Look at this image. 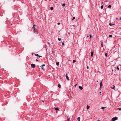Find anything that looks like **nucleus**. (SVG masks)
Wrapping results in <instances>:
<instances>
[{
    "label": "nucleus",
    "instance_id": "nucleus-1",
    "mask_svg": "<svg viewBox=\"0 0 121 121\" xmlns=\"http://www.w3.org/2000/svg\"><path fill=\"white\" fill-rule=\"evenodd\" d=\"M117 117H114L112 119V121H115V120H117Z\"/></svg>",
    "mask_w": 121,
    "mask_h": 121
},
{
    "label": "nucleus",
    "instance_id": "nucleus-2",
    "mask_svg": "<svg viewBox=\"0 0 121 121\" xmlns=\"http://www.w3.org/2000/svg\"><path fill=\"white\" fill-rule=\"evenodd\" d=\"M32 29L34 31H35V30H36L37 31V32L36 33V34H38V32L37 30H36V29L35 30V27H34L33 26V27H32Z\"/></svg>",
    "mask_w": 121,
    "mask_h": 121
},
{
    "label": "nucleus",
    "instance_id": "nucleus-3",
    "mask_svg": "<svg viewBox=\"0 0 121 121\" xmlns=\"http://www.w3.org/2000/svg\"><path fill=\"white\" fill-rule=\"evenodd\" d=\"M31 66L32 68H34L35 67V64H31Z\"/></svg>",
    "mask_w": 121,
    "mask_h": 121
},
{
    "label": "nucleus",
    "instance_id": "nucleus-4",
    "mask_svg": "<svg viewBox=\"0 0 121 121\" xmlns=\"http://www.w3.org/2000/svg\"><path fill=\"white\" fill-rule=\"evenodd\" d=\"M66 78L68 80H69V79L67 75V73H66Z\"/></svg>",
    "mask_w": 121,
    "mask_h": 121
},
{
    "label": "nucleus",
    "instance_id": "nucleus-5",
    "mask_svg": "<svg viewBox=\"0 0 121 121\" xmlns=\"http://www.w3.org/2000/svg\"><path fill=\"white\" fill-rule=\"evenodd\" d=\"M112 86L113 87H111V88L112 89H114V90H115V86L113 85Z\"/></svg>",
    "mask_w": 121,
    "mask_h": 121
},
{
    "label": "nucleus",
    "instance_id": "nucleus-6",
    "mask_svg": "<svg viewBox=\"0 0 121 121\" xmlns=\"http://www.w3.org/2000/svg\"><path fill=\"white\" fill-rule=\"evenodd\" d=\"M102 82L101 81L100 82V88H101V87L102 86Z\"/></svg>",
    "mask_w": 121,
    "mask_h": 121
},
{
    "label": "nucleus",
    "instance_id": "nucleus-7",
    "mask_svg": "<svg viewBox=\"0 0 121 121\" xmlns=\"http://www.w3.org/2000/svg\"><path fill=\"white\" fill-rule=\"evenodd\" d=\"M35 56H39V57H42L41 56H39V55H38V54H35Z\"/></svg>",
    "mask_w": 121,
    "mask_h": 121
},
{
    "label": "nucleus",
    "instance_id": "nucleus-8",
    "mask_svg": "<svg viewBox=\"0 0 121 121\" xmlns=\"http://www.w3.org/2000/svg\"><path fill=\"white\" fill-rule=\"evenodd\" d=\"M79 88L81 90H82L83 89V88L82 86H79Z\"/></svg>",
    "mask_w": 121,
    "mask_h": 121
},
{
    "label": "nucleus",
    "instance_id": "nucleus-9",
    "mask_svg": "<svg viewBox=\"0 0 121 121\" xmlns=\"http://www.w3.org/2000/svg\"><path fill=\"white\" fill-rule=\"evenodd\" d=\"M55 110L56 111H58L59 110V109L58 108H55Z\"/></svg>",
    "mask_w": 121,
    "mask_h": 121
},
{
    "label": "nucleus",
    "instance_id": "nucleus-10",
    "mask_svg": "<svg viewBox=\"0 0 121 121\" xmlns=\"http://www.w3.org/2000/svg\"><path fill=\"white\" fill-rule=\"evenodd\" d=\"M80 117H78V118L77 120H78V121H80Z\"/></svg>",
    "mask_w": 121,
    "mask_h": 121
},
{
    "label": "nucleus",
    "instance_id": "nucleus-11",
    "mask_svg": "<svg viewBox=\"0 0 121 121\" xmlns=\"http://www.w3.org/2000/svg\"><path fill=\"white\" fill-rule=\"evenodd\" d=\"M90 107V106H89L88 105H87L86 106L87 109H88Z\"/></svg>",
    "mask_w": 121,
    "mask_h": 121
},
{
    "label": "nucleus",
    "instance_id": "nucleus-12",
    "mask_svg": "<svg viewBox=\"0 0 121 121\" xmlns=\"http://www.w3.org/2000/svg\"><path fill=\"white\" fill-rule=\"evenodd\" d=\"M111 6L110 5H109L108 7V8H109L110 9H111Z\"/></svg>",
    "mask_w": 121,
    "mask_h": 121
},
{
    "label": "nucleus",
    "instance_id": "nucleus-13",
    "mask_svg": "<svg viewBox=\"0 0 121 121\" xmlns=\"http://www.w3.org/2000/svg\"><path fill=\"white\" fill-rule=\"evenodd\" d=\"M53 7H50V10H53Z\"/></svg>",
    "mask_w": 121,
    "mask_h": 121
},
{
    "label": "nucleus",
    "instance_id": "nucleus-14",
    "mask_svg": "<svg viewBox=\"0 0 121 121\" xmlns=\"http://www.w3.org/2000/svg\"><path fill=\"white\" fill-rule=\"evenodd\" d=\"M93 52H92L91 53V56H93Z\"/></svg>",
    "mask_w": 121,
    "mask_h": 121
},
{
    "label": "nucleus",
    "instance_id": "nucleus-15",
    "mask_svg": "<svg viewBox=\"0 0 121 121\" xmlns=\"http://www.w3.org/2000/svg\"><path fill=\"white\" fill-rule=\"evenodd\" d=\"M56 65L58 66L59 65V62H56Z\"/></svg>",
    "mask_w": 121,
    "mask_h": 121
},
{
    "label": "nucleus",
    "instance_id": "nucleus-16",
    "mask_svg": "<svg viewBox=\"0 0 121 121\" xmlns=\"http://www.w3.org/2000/svg\"><path fill=\"white\" fill-rule=\"evenodd\" d=\"M58 87L59 88H60L61 87V86L59 84L58 85Z\"/></svg>",
    "mask_w": 121,
    "mask_h": 121
},
{
    "label": "nucleus",
    "instance_id": "nucleus-17",
    "mask_svg": "<svg viewBox=\"0 0 121 121\" xmlns=\"http://www.w3.org/2000/svg\"><path fill=\"white\" fill-rule=\"evenodd\" d=\"M103 6L102 5H101V9H103Z\"/></svg>",
    "mask_w": 121,
    "mask_h": 121
},
{
    "label": "nucleus",
    "instance_id": "nucleus-18",
    "mask_svg": "<svg viewBox=\"0 0 121 121\" xmlns=\"http://www.w3.org/2000/svg\"><path fill=\"white\" fill-rule=\"evenodd\" d=\"M118 110H121V108H118Z\"/></svg>",
    "mask_w": 121,
    "mask_h": 121
},
{
    "label": "nucleus",
    "instance_id": "nucleus-19",
    "mask_svg": "<svg viewBox=\"0 0 121 121\" xmlns=\"http://www.w3.org/2000/svg\"><path fill=\"white\" fill-rule=\"evenodd\" d=\"M107 56V54L106 53H105V56L106 57Z\"/></svg>",
    "mask_w": 121,
    "mask_h": 121
},
{
    "label": "nucleus",
    "instance_id": "nucleus-20",
    "mask_svg": "<svg viewBox=\"0 0 121 121\" xmlns=\"http://www.w3.org/2000/svg\"><path fill=\"white\" fill-rule=\"evenodd\" d=\"M65 4L64 3L62 5V6H65Z\"/></svg>",
    "mask_w": 121,
    "mask_h": 121
},
{
    "label": "nucleus",
    "instance_id": "nucleus-21",
    "mask_svg": "<svg viewBox=\"0 0 121 121\" xmlns=\"http://www.w3.org/2000/svg\"><path fill=\"white\" fill-rule=\"evenodd\" d=\"M61 39H60V38H58V40L59 41L61 40Z\"/></svg>",
    "mask_w": 121,
    "mask_h": 121
},
{
    "label": "nucleus",
    "instance_id": "nucleus-22",
    "mask_svg": "<svg viewBox=\"0 0 121 121\" xmlns=\"http://www.w3.org/2000/svg\"><path fill=\"white\" fill-rule=\"evenodd\" d=\"M75 18V17H73V18L72 19V20H74Z\"/></svg>",
    "mask_w": 121,
    "mask_h": 121
},
{
    "label": "nucleus",
    "instance_id": "nucleus-23",
    "mask_svg": "<svg viewBox=\"0 0 121 121\" xmlns=\"http://www.w3.org/2000/svg\"><path fill=\"white\" fill-rule=\"evenodd\" d=\"M70 118H68L67 119V121H69V120H70Z\"/></svg>",
    "mask_w": 121,
    "mask_h": 121
},
{
    "label": "nucleus",
    "instance_id": "nucleus-24",
    "mask_svg": "<svg viewBox=\"0 0 121 121\" xmlns=\"http://www.w3.org/2000/svg\"><path fill=\"white\" fill-rule=\"evenodd\" d=\"M109 37H112V35H109Z\"/></svg>",
    "mask_w": 121,
    "mask_h": 121
},
{
    "label": "nucleus",
    "instance_id": "nucleus-25",
    "mask_svg": "<svg viewBox=\"0 0 121 121\" xmlns=\"http://www.w3.org/2000/svg\"><path fill=\"white\" fill-rule=\"evenodd\" d=\"M104 108H105L103 107H102L101 108L102 109H103Z\"/></svg>",
    "mask_w": 121,
    "mask_h": 121
},
{
    "label": "nucleus",
    "instance_id": "nucleus-26",
    "mask_svg": "<svg viewBox=\"0 0 121 121\" xmlns=\"http://www.w3.org/2000/svg\"><path fill=\"white\" fill-rule=\"evenodd\" d=\"M101 47H103V43H102V42H101Z\"/></svg>",
    "mask_w": 121,
    "mask_h": 121
},
{
    "label": "nucleus",
    "instance_id": "nucleus-27",
    "mask_svg": "<svg viewBox=\"0 0 121 121\" xmlns=\"http://www.w3.org/2000/svg\"><path fill=\"white\" fill-rule=\"evenodd\" d=\"M76 62V60H73V62L74 63Z\"/></svg>",
    "mask_w": 121,
    "mask_h": 121
},
{
    "label": "nucleus",
    "instance_id": "nucleus-28",
    "mask_svg": "<svg viewBox=\"0 0 121 121\" xmlns=\"http://www.w3.org/2000/svg\"><path fill=\"white\" fill-rule=\"evenodd\" d=\"M91 35H90V39L91 38Z\"/></svg>",
    "mask_w": 121,
    "mask_h": 121
},
{
    "label": "nucleus",
    "instance_id": "nucleus-29",
    "mask_svg": "<svg viewBox=\"0 0 121 121\" xmlns=\"http://www.w3.org/2000/svg\"><path fill=\"white\" fill-rule=\"evenodd\" d=\"M40 67H41L42 69H43V67H42L41 65V66Z\"/></svg>",
    "mask_w": 121,
    "mask_h": 121
},
{
    "label": "nucleus",
    "instance_id": "nucleus-30",
    "mask_svg": "<svg viewBox=\"0 0 121 121\" xmlns=\"http://www.w3.org/2000/svg\"><path fill=\"white\" fill-rule=\"evenodd\" d=\"M45 64H43V65H41L42 67H43L44 66H45Z\"/></svg>",
    "mask_w": 121,
    "mask_h": 121
},
{
    "label": "nucleus",
    "instance_id": "nucleus-31",
    "mask_svg": "<svg viewBox=\"0 0 121 121\" xmlns=\"http://www.w3.org/2000/svg\"><path fill=\"white\" fill-rule=\"evenodd\" d=\"M57 24H58V25H59L60 24V23L59 22H58V23H57Z\"/></svg>",
    "mask_w": 121,
    "mask_h": 121
},
{
    "label": "nucleus",
    "instance_id": "nucleus-32",
    "mask_svg": "<svg viewBox=\"0 0 121 121\" xmlns=\"http://www.w3.org/2000/svg\"><path fill=\"white\" fill-rule=\"evenodd\" d=\"M117 69L118 70H119V68H118V67H117Z\"/></svg>",
    "mask_w": 121,
    "mask_h": 121
},
{
    "label": "nucleus",
    "instance_id": "nucleus-33",
    "mask_svg": "<svg viewBox=\"0 0 121 121\" xmlns=\"http://www.w3.org/2000/svg\"><path fill=\"white\" fill-rule=\"evenodd\" d=\"M64 43L63 42L62 43V44L63 45H64Z\"/></svg>",
    "mask_w": 121,
    "mask_h": 121
},
{
    "label": "nucleus",
    "instance_id": "nucleus-34",
    "mask_svg": "<svg viewBox=\"0 0 121 121\" xmlns=\"http://www.w3.org/2000/svg\"><path fill=\"white\" fill-rule=\"evenodd\" d=\"M52 53L53 54V53H54V52L53 51H52Z\"/></svg>",
    "mask_w": 121,
    "mask_h": 121
},
{
    "label": "nucleus",
    "instance_id": "nucleus-35",
    "mask_svg": "<svg viewBox=\"0 0 121 121\" xmlns=\"http://www.w3.org/2000/svg\"><path fill=\"white\" fill-rule=\"evenodd\" d=\"M109 25L110 26H112V25H111V24L110 23L109 24Z\"/></svg>",
    "mask_w": 121,
    "mask_h": 121
},
{
    "label": "nucleus",
    "instance_id": "nucleus-36",
    "mask_svg": "<svg viewBox=\"0 0 121 121\" xmlns=\"http://www.w3.org/2000/svg\"><path fill=\"white\" fill-rule=\"evenodd\" d=\"M87 69H89V67L88 66H87Z\"/></svg>",
    "mask_w": 121,
    "mask_h": 121
},
{
    "label": "nucleus",
    "instance_id": "nucleus-37",
    "mask_svg": "<svg viewBox=\"0 0 121 121\" xmlns=\"http://www.w3.org/2000/svg\"><path fill=\"white\" fill-rule=\"evenodd\" d=\"M76 85H77V84H75V85H74L75 87H76Z\"/></svg>",
    "mask_w": 121,
    "mask_h": 121
},
{
    "label": "nucleus",
    "instance_id": "nucleus-38",
    "mask_svg": "<svg viewBox=\"0 0 121 121\" xmlns=\"http://www.w3.org/2000/svg\"><path fill=\"white\" fill-rule=\"evenodd\" d=\"M34 31L35 32V33L36 34V33L37 32V31L36 30H35V31Z\"/></svg>",
    "mask_w": 121,
    "mask_h": 121
},
{
    "label": "nucleus",
    "instance_id": "nucleus-39",
    "mask_svg": "<svg viewBox=\"0 0 121 121\" xmlns=\"http://www.w3.org/2000/svg\"><path fill=\"white\" fill-rule=\"evenodd\" d=\"M35 25H33V26H34V27H35Z\"/></svg>",
    "mask_w": 121,
    "mask_h": 121
},
{
    "label": "nucleus",
    "instance_id": "nucleus-40",
    "mask_svg": "<svg viewBox=\"0 0 121 121\" xmlns=\"http://www.w3.org/2000/svg\"><path fill=\"white\" fill-rule=\"evenodd\" d=\"M108 1V0H106V2H107Z\"/></svg>",
    "mask_w": 121,
    "mask_h": 121
},
{
    "label": "nucleus",
    "instance_id": "nucleus-41",
    "mask_svg": "<svg viewBox=\"0 0 121 121\" xmlns=\"http://www.w3.org/2000/svg\"><path fill=\"white\" fill-rule=\"evenodd\" d=\"M68 34L69 35L70 33H69V32H68Z\"/></svg>",
    "mask_w": 121,
    "mask_h": 121
},
{
    "label": "nucleus",
    "instance_id": "nucleus-42",
    "mask_svg": "<svg viewBox=\"0 0 121 121\" xmlns=\"http://www.w3.org/2000/svg\"><path fill=\"white\" fill-rule=\"evenodd\" d=\"M47 56H48V53L47 54Z\"/></svg>",
    "mask_w": 121,
    "mask_h": 121
},
{
    "label": "nucleus",
    "instance_id": "nucleus-43",
    "mask_svg": "<svg viewBox=\"0 0 121 121\" xmlns=\"http://www.w3.org/2000/svg\"><path fill=\"white\" fill-rule=\"evenodd\" d=\"M97 121H99V120H98Z\"/></svg>",
    "mask_w": 121,
    "mask_h": 121
},
{
    "label": "nucleus",
    "instance_id": "nucleus-44",
    "mask_svg": "<svg viewBox=\"0 0 121 121\" xmlns=\"http://www.w3.org/2000/svg\"><path fill=\"white\" fill-rule=\"evenodd\" d=\"M89 37V36L88 35L87 36V37Z\"/></svg>",
    "mask_w": 121,
    "mask_h": 121
},
{
    "label": "nucleus",
    "instance_id": "nucleus-45",
    "mask_svg": "<svg viewBox=\"0 0 121 121\" xmlns=\"http://www.w3.org/2000/svg\"><path fill=\"white\" fill-rule=\"evenodd\" d=\"M36 61H38V60H36Z\"/></svg>",
    "mask_w": 121,
    "mask_h": 121
},
{
    "label": "nucleus",
    "instance_id": "nucleus-46",
    "mask_svg": "<svg viewBox=\"0 0 121 121\" xmlns=\"http://www.w3.org/2000/svg\"><path fill=\"white\" fill-rule=\"evenodd\" d=\"M99 93H100V94L101 93V92H100Z\"/></svg>",
    "mask_w": 121,
    "mask_h": 121
},
{
    "label": "nucleus",
    "instance_id": "nucleus-47",
    "mask_svg": "<svg viewBox=\"0 0 121 121\" xmlns=\"http://www.w3.org/2000/svg\"><path fill=\"white\" fill-rule=\"evenodd\" d=\"M97 81V82H98V80H97V81Z\"/></svg>",
    "mask_w": 121,
    "mask_h": 121
},
{
    "label": "nucleus",
    "instance_id": "nucleus-48",
    "mask_svg": "<svg viewBox=\"0 0 121 121\" xmlns=\"http://www.w3.org/2000/svg\"><path fill=\"white\" fill-rule=\"evenodd\" d=\"M116 19H117V18H116Z\"/></svg>",
    "mask_w": 121,
    "mask_h": 121
},
{
    "label": "nucleus",
    "instance_id": "nucleus-49",
    "mask_svg": "<svg viewBox=\"0 0 121 121\" xmlns=\"http://www.w3.org/2000/svg\"><path fill=\"white\" fill-rule=\"evenodd\" d=\"M120 19L121 20V18H120Z\"/></svg>",
    "mask_w": 121,
    "mask_h": 121
}]
</instances>
